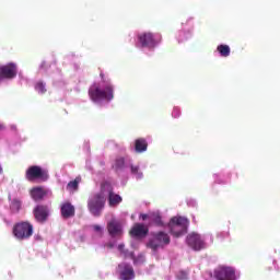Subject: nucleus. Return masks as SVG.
<instances>
[{
	"label": "nucleus",
	"instance_id": "nucleus-1",
	"mask_svg": "<svg viewBox=\"0 0 280 280\" xmlns=\"http://www.w3.org/2000/svg\"><path fill=\"white\" fill-rule=\"evenodd\" d=\"M89 96L95 104L113 102L115 98V88H113V84L107 83L102 90L97 83H94L89 89Z\"/></svg>",
	"mask_w": 280,
	"mask_h": 280
},
{
	"label": "nucleus",
	"instance_id": "nucleus-2",
	"mask_svg": "<svg viewBox=\"0 0 280 280\" xmlns=\"http://www.w3.org/2000/svg\"><path fill=\"white\" fill-rule=\"evenodd\" d=\"M189 220L185 217H173L168 223V229L174 237H180L187 233Z\"/></svg>",
	"mask_w": 280,
	"mask_h": 280
},
{
	"label": "nucleus",
	"instance_id": "nucleus-3",
	"mask_svg": "<svg viewBox=\"0 0 280 280\" xmlns=\"http://www.w3.org/2000/svg\"><path fill=\"white\" fill-rule=\"evenodd\" d=\"M171 242L170 234L163 231L155 232L152 234V237L147 243V248H151L154 253L159 250V248H163L167 246Z\"/></svg>",
	"mask_w": 280,
	"mask_h": 280
},
{
	"label": "nucleus",
	"instance_id": "nucleus-4",
	"mask_svg": "<svg viewBox=\"0 0 280 280\" xmlns=\"http://www.w3.org/2000/svg\"><path fill=\"white\" fill-rule=\"evenodd\" d=\"M13 235L16 240H30L34 235V225L27 221L15 223L13 226Z\"/></svg>",
	"mask_w": 280,
	"mask_h": 280
},
{
	"label": "nucleus",
	"instance_id": "nucleus-5",
	"mask_svg": "<svg viewBox=\"0 0 280 280\" xmlns=\"http://www.w3.org/2000/svg\"><path fill=\"white\" fill-rule=\"evenodd\" d=\"M25 178L28 183H34V180L46 183V180H49V172L38 165H32L26 170Z\"/></svg>",
	"mask_w": 280,
	"mask_h": 280
},
{
	"label": "nucleus",
	"instance_id": "nucleus-6",
	"mask_svg": "<svg viewBox=\"0 0 280 280\" xmlns=\"http://www.w3.org/2000/svg\"><path fill=\"white\" fill-rule=\"evenodd\" d=\"M105 205L106 198H104V195L96 194L89 200L88 208L92 215H94L95 218H100V215H102V211L104 210Z\"/></svg>",
	"mask_w": 280,
	"mask_h": 280
},
{
	"label": "nucleus",
	"instance_id": "nucleus-7",
	"mask_svg": "<svg viewBox=\"0 0 280 280\" xmlns=\"http://www.w3.org/2000/svg\"><path fill=\"white\" fill-rule=\"evenodd\" d=\"M213 275L217 280H237L235 268L229 266H219L214 269Z\"/></svg>",
	"mask_w": 280,
	"mask_h": 280
},
{
	"label": "nucleus",
	"instance_id": "nucleus-8",
	"mask_svg": "<svg viewBox=\"0 0 280 280\" xmlns=\"http://www.w3.org/2000/svg\"><path fill=\"white\" fill-rule=\"evenodd\" d=\"M19 73V67L16 63L9 62L7 65L0 66V82L2 80H14Z\"/></svg>",
	"mask_w": 280,
	"mask_h": 280
},
{
	"label": "nucleus",
	"instance_id": "nucleus-9",
	"mask_svg": "<svg viewBox=\"0 0 280 280\" xmlns=\"http://www.w3.org/2000/svg\"><path fill=\"white\" fill-rule=\"evenodd\" d=\"M139 220H142V222H145V220H149V223L147 226H165V223L163 222V217L161 215V212H149V213H140Z\"/></svg>",
	"mask_w": 280,
	"mask_h": 280
},
{
	"label": "nucleus",
	"instance_id": "nucleus-10",
	"mask_svg": "<svg viewBox=\"0 0 280 280\" xmlns=\"http://www.w3.org/2000/svg\"><path fill=\"white\" fill-rule=\"evenodd\" d=\"M187 244L192 250H203V248H207V243L197 233H191L187 236Z\"/></svg>",
	"mask_w": 280,
	"mask_h": 280
},
{
	"label": "nucleus",
	"instance_id": "nucleus-11",
	"mask_svg": "<svg viewBox=\"0 0 280 280\" xmlns=\"http://www.w3.org/2000/svg\"><path fill=\"white\" fill-rule=\"evenodd\" d=\"M34 218L39 224H45L49 218V207L45 205H37L33 210Z\"/></svg>",
	"mask_w": 280,
	"mask_h": 280
},
{
	"label": "nucleus",
	"instance_id": "nucleus-12",
	"mask_svg": "<svg viewBox=\"0 0 280 280\" xmlns=\"http://www.w3.org/2000/svg\"><path fill=\"white\" fill-rule=\"evenodd\" d=\"M138 40L141 45V47H149V48H154L159 44L161 39H156L154 34L152 33H142L138 35Z\"/></svg>",
	"mask_w": 280,
	"mask_h": 280
},
{
	"label": "nucleus",
	"instance_id": "nucleus-13",
	"mask_svg": "<svg viewBox=\"0 0 280 280\" xmlns=\"http://www.w3.org/2000/svg\"><path fill=\"white\" fill-rule=\"evenodd\" d=\"M118 272L120 280H132L135 279V269L128 262H121L118 265Z\"/></svg>",
	"mask_w": 280,
	"mask_h": 280
},
{
	"label": "nucleus",
	"instance_id": "nucleus-14",
	"mask_svg": "<svg viewBox=\"0 0 280 280\" xmlns=\"http://www.w3.org/2000/svg\"><path fill=\"white\" fill-rule=\"evenodd\" d=\"M129 233L131 237H145L150 233V228L143 223H135Z\"/></svg>",
	"mask_w": 280,
	"mask_h": 280
},
{
	"label": "nucleus",
	"instance_id": "nucleus-15",
	"mask_svg": "<svg viewBox=\"0 0 280 280\" xmlns=\"http://www.w3.org/2000/svg\"><path fill=\"white\" fill-rule=\"evenodd\" d=\"M75 215V207L71 205V202H65L61 205V217L65 220H69V218H73Z\"/></svg>",
	"mask_w": 280,
	"mask_h": 280
},
{
	"label": "nucleus",
	"instance_id": "nucleus-16",
	"mask_svg": "<svg viewBox=\"0 0 280 280\" xmlns=\"http://www.w3.org/2000/svg\"><path fill=\"white\" fill-rule=\"evenodd\" d=\"M107 230L112 237H117V235H121V224L117 220H112L107 224Z\"/></svg>",
	"mask_w": 280,
	"mask_h": 280
},
{
	"label": "nucleus",
	"instance_id": "nucleus-17",
	"mask_svg": "<svg viewBox=\"0 0 280 280\" xmlns=\"http://www.w3.org/2000/svg\"><path fill=\"white\" fill-rule=\"evenodd\" d=\"M47 194H48L47 189L43 187H35L31 190V197L35 201L43 200V198H45Z\"/></svg>",
	"mask_w": 280,
	"mask_h": 280
},
{
	"label": "nucleus",
	"instance_id": "nucleus-18",
	"mask_svg": "<svg viewBox=\"0 0 280 280\" xmlns=\"http://www.w3.org/2000/svg\"><path fill=\"white\" fill-rule=\"evenodd\" d=\"M118 250H119L120 255L124 256L125 259H128V257H130L131 259H133L135 264H139V259L135 258V253L126 249V245L119 244Z\"/></svg>",
	"mask_w": 280,
	"mask_h": 280
},
{
	"label": "nucleus",
	"instance_id": "nucleus-19",
	"mask_svg": "<svg viewBox=\"0 0 280 280\" xmlns=\"http://www.w3.org/2000/svg\"><path fill=\"white\" fill-rule=\"evenodd\" d=\"M124 199L121 198V196L115 194L113 190H109L108 194V205L109 207H117V205H120V202Z\"/></svg>",
	"mask_w": 280,
	"mask_h": 280
},
{
	"label": "nucleus",
	"instance_id": "nucleus-20",
	"mask_svg": "<svg viewBox=\"0 0 280 280\" xmlns=\"http://www.w3.org/2000/svg\"><path fill=\"white\" fill-rule=\"evenodd\" d=\"M135 150L138 153L145 152L148 150V141L143 138H139L135 142Z\"/></svg>",
	"mask_w": 280,
	"mask_h": 280
},
{
	"label": "nucleus",
	"instance_id": "nucleus-21",
	"mask_svg": "<svg viewBox=\"0 0 280 280\" xmlns=\"http://www.w3.org/2000/svg\"><path fill=\"white\" fill-rule=\"evenodd\" d=\"M217 50L222 58H229V56H231V47H229V45L221 44L217 47Z\"/></svg>",
	"mask_w": 280,
	"mask_h": 280
},
{
	"label": "nucleus",
	"instance_id": "nucleus-22",
	"mask_svg": "<svg viewBox=\"0 0 280 280\" xmlns=\"http://www.w3.org/2000/svg\"><path fill=\"white\" fill-rule=\"evenodd\" d=\"M124 167H126V160H124V158L116 159L115 164L113 166L115 172H119L120 170H124Z\"/></svg>",
	"mask_w": 280,
	"mask_h": 280
},
{
	"label": "nucleus",
	"instance_id": "nucleus-23",
	"mask_svg": "<svg viewBox=\"0 0 280 280\" xmlns=\"http://www.w3.org/2000/svg\"><path fill=\"white\" fill-rule=\"evenodd\" d=\"M21 200L19 199H13L10 206V209L13 213H19V211H21Z\"/></svg>",
	"mask_w": 280,
	"mask_h": 280
},
{
	"label": "nucleus",
	"instance_id": "nucleus-24",
	"mask_svg": "<svg viewBox=\"0 0 280 280\" xmlns=\"http://www.w3.org/2000/svg\"><path fill=\"white\" fill-rule=\"evenodd\" d=\"M81 180H82V178L77 177L74 180H72L68 184V189H73L74 191H77Z\"/></svg>",
	"mask_w": 280,
	"mask_h": 280
},
{
	"label": "nucleus",
	"instance_id": "nucleus-25",
	"mask_svg": "<svg viewBox=\"0 0 280 280\" xmlns=\"http://www.w3.org/2000/svg\"><path fill=\"white\" fill-rule=\"evenodd\" d=\"M36 91H38V93L45 94L47 93V89H45V83L43 82H37L35 85Z\"/></svg>",
	"mask_w": 280,
	"mask_h": 280
},
{
	"label": "nucleus",
	"instance_id": "nucleus-26",
	"mask_svg": "<svg viewBox=\"0 0 280 280\" xmlns=\"http://www.w3.org/2000/svg\"><path fill=\"white\" fill-rule=\"evenodd\" d=\"M131 174L138 176V178H142L143 174L139 173V166L131 165Z\"/></svg>",
	"mask_w": 280,
	"mask_h": 280
},
{
	"label": "nucleus",
	"instance_id": "nucleus-27",
	"mask_svg": "<svg viewBox=\"0 0 280 280\" xmlns=\"http://www.w3.org/2000/svg\"><path fill=\"white\" fill-rule=\"evenodd\" d=\"M93 230H94L96 233H102V226H100V225H93Z\"/></svg>",
	"mask_w": 280,
	"mask_h": 280
},
{
	"label": "nucleus",
	"instance_id": "nucleus-28",
	"mask_svg": "<svg viewBox=\"0 0 280 280\" xmlns=\"http://www.w3.org/2000/svg\"><path fill=\"white\" fill-rule=\"evenodd\" d=\"M1 130H5V126L0 122V132H1Z\"/></svg>",
	"mask_w": 280,
	"mask_h": 280
},
{
	"label": "nucleus",
	"instance_id": "nucleus-29",
	"mask_svg": "<svg viewBox=\"0 0 280 280\" xmlns=\"http://www.w3.org/2000/svg\"><path fill=\"white\" fill-rule=\"evenodd\" d=\"M0 174H3V167L0 165Z\"/></svg>",
	"mask_w": 280,
	"mask_h": 280
},
{
	"label": "nucleus",
	"instance_id": "nucleus-30",
	"mask_svg": "<svg viewBox=\"0 0 280 280\" xmlns=\"http://www.w3.org/2000/svg\"><path fill=\"white\" fill-rule=\"evenodd\" d=\"M101 78H102V80L104 81V73H101Z\"/></svg>",
	"mask_w": 280,
	"mask_h": 280
},
{
	"label": "nucleus",
	"instance_id": "nucleus-31",
	"mask_svg": "<svg viewBox=\"0 0 280 280\" xmlns=\"http://www.w3.org/2000/svg\"><path fill=\"white\" fill-rule=\"evenodd\" d=\"M45 68V62L42 63V69Z\"/></svg>",
	"mask_w": 280,
	"mask_h": 280
},
{
	"label": "nucleus",
	"instance_id": "nucleus-32",
	"mask_svg": "<svg viewBox=\"0 0 280 280\" xmlns=\"http://www.w3.org/2000/svg\"><path fill=\"white\" fill-rule=\"evenodd\" d=\"M140 259H143V256H140Z\"/></svg>",
	"mask_w": 280,
	"mask_h": 280
}]
</instances>
